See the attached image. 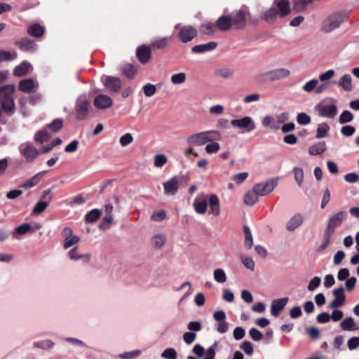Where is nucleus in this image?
Returning a JSON list of instances; mask_svg holds the SVG:
<instances>
[{"mask_svg": "<svg viewBox=\"0 0 359 359\" xmlns=\"http://www.w3.org/2000/svg\"><path fill=\"white\" fill-rule=\"evenodd\" d=\"M353 119V114L349 111L345 110L339 116V121L341 124H344L352 121Z\"/></svg>", "mask_w": 359, "mask_h": 359, "instance_id": "nucleus-48", "label": "nucleus"}, {"mask_svg": "<svg viewBox=\"0 0 359 359\" xmlns=\"http://www.w3.org/2000/svg\"><path fill=\"white\" fill-rule=\"evenodd\" d=\"M141 353V351L140 350H135L133 351L129 352H125L119 355V357L121 359H132L134 358L137 357Z\"/></svg>", "mask_w": 359, "mask_h": 359, "instance_id": "nucleus-62", "label": "nucleus"}, {"mask_svg": "<svg viewBox=\"0 0 359 359\" xmlns=\"http://www.w3.org/2000/svg\"><path fill=\"white\" fill-rule=\"evenodd\" d=\"M91 108V103L85 95L79 96L76 100L74 113L76 118L83 121L88 118L89 111Z\"/></svg>", "mask_w": 359, "mask_h": 359, "instance_id": "nucleus-5", "label": "nucleus"}, {"mask_svg": "<svg viewBox=\"0 0 359 359\" xmlns=\"http://www.w3.org/2000/svg\"><path fill=\"white\" fill-rule=\"evenodd\" d=\"M186 74L184 72H180L177 74H175L171 76L170 81L175 85L182 84L186 81Z\"/></svg>", "mask_w": 359, "mask_h": 359, "instance_id": "nucleus-44", "label": "nucleus"}, {"mask_svg": "<svg viewBox=\"0 0 359 359\" xmlns=\"http://www.w3.org/2000/svg\"><path fill=\"white\" fill-rule=\"evenodd\" d=\"M15 87L13 84H7L0 87V107L8 115H12L15 110L13 94Z\"/></svg>", "mask_w": 359, "mask_h": 359, "instance_id": "nucleus-2", "label": "nucleus"}, {"mask_svg": "<svg viewBox=\"0 0 359 359\" xmlns=\"http://www.w3.org/2000/svg\"><path fill=\"white\" fill-rule=\"evenodd\" d=\"M215 74L224 79H227L233 74V71L229 68H223L217 69Z\"/></svg>", "mask_w": 359, "mask_h": 359, "instance_id": "nucleus-59", "label": "nucleus"}, {"mask_svg": "<svg viewBox=\"0 0 359 359\" xmlns=\"http://www.w3.org/2000/svg\"><path fill=\"white\" fill-rule=\"evenodd\" d=\"M348 15L346 12H337L328 15L322 22L321 29L324 32H330L346 21Z\"/></svg>", "mask_w": 359, "mask_h": 359, "instance_id": "nucleus-3", "label": "nucleus"}, {"mask_svg": "<svg viewBox=\"0 0 359 359\" xmlns=\"http://www.w3.org/2000/svg\"><path fill=\"white\" fill-rule=\"evenodd\" d=\"M113 221L112 214L106 215V216L103 218L102 222L100 224V229H108Z\"/></svg>", "mask_w": 359, "mask_h": 359, "instance_id": "nucleus-60", "label": "nucleus"}, {"mask_svg": "<svg viewBox=\"0 0 359 359\" xmlns=\"http://www.w3.org/2000/svg\"><path fill=\"white\" fill-rule=\"evenodd\" d=\"M63 127V120L55 118L48 125V128L53 132H57Z\"/></svg>", "mask_w": 359, "mask_h": 359, "instance_id": "nucleus-46", "label": "nucleus"}, {"mask_svg": "<svg viewBox=\"0 0 359 359\" xmlns=\"http://www.w3.org/2000/svg\"><path fill=\"white\" fill-rule=\"evenodd\" d=\"M288 302V297H284L275 299L272 302L271 306V313L273 316L277 317Z\"/></svg>", "mask_w": 359, "mask_h": 359, "instance_id": "nucleus-18", "label": "nucleus"}, {"mask_svg": "<svg viewBox=\"0 0 359 359\" xmlns=\"http://www.w3.org/2000/svg\"><path fill=\"white\" fill-rule=\"evenodd\" d=\"M219 133L217 130H208L194 133L187 137V142L191 145L201 146L213 140L218 139Z\"/></svg>", "mask_w": 359, "mask_h": 359, "instance_id": "nucleus-4", "label": "nucleus"}, {"mask_svg": "<svg viewBox=\"0 0 359 359\" xmlns=\"http://www.w3.org/2000/svg\"><path fill=\"white\" fill-rule=\"evenodd\" d=\"M332 235L330 234V233H328L325 231L324 235H323V241L321 245H320L318 248L316 249L317 252H321L323 250H325L329 243H330L331 238Z\"/></svg>", "mask_w": 359, "mask_h": 359, "instance_id": "nucleus-47", "label": "nucleus"}, {"mask_svg": "<svg viewBox=\"0 0 359 359\" xmlns=\"http://www.w3.org/2000/svg\"><path fill=\"white\" fill-rule=\"evenodd\" d=\"M303 222V217L301 214H296L287 223L286 229L289 231H293L301 226Z\"/></svg>", "mask_w": 359, "mask_h": 359, "instance_id": "nucleus-27", "label": "nucleus"}, {"mask_svg": "<svg viewBox=\"0 0 359 359\" xmlns=\"http://www.w3.org/2000/svg\"><path fill=\"white\" fill-rule=\"evenodd\" d=\"M177 356V352L173 348H168L161 353V357L166 359H176Z\"/></svg>", "mask_w": 359, "mask_h": 359, "instance_id": "nucleus-54", "label": "nucleus"}, {"mask_svg": "<svg viewBox=\"0 0 359 359\" xmlns=\"http://www.w3.org/2000/svg\"><path fill=\"white\" fill-rule=\"evenodd\" d=\"M182 177L174 176L170 180L163 182L164 194L167 196L175 195L180 187V182Z\"/></svg>", "mask_w": 359, "mask_h": 359, "instance_id": "nucleus-13", "label": "nucleus"}, {"mask_svg": "<svg viewBox=\"0 0 359 359\" xmlns=\"http://www.w3.org/2000/svg\"><path fill=\"white\" fill-rule=\"evenodd\" d=\"M121 71L128 79H133L137 72V69L132 64L126 63L121 66Z\"/></svg>", "mask_w": 359, "mask_h": 359, "instance_id": "nucleus-35", "label": "nucleus"}, {"mask_svg": "<svg viewBox=\"0 0 359 359\" xmlns=\"http://www.w3.org/2000/svg\"><path fill=\"white\" fill-rule=\"evenodd\" d=\"M294 180L299 187L302 186L304 180V171L301 168L295 167L293 168Z\"/></svg>", "mask_w": 359, "mask_h": 359, "instance_id": "nucleus-45", "label": "nucleus"}, {"mask_svg": "<svg viewBox=\"0 0 359 359\" xmlns=\"http://www.w3.org/2000/svg\"><path fill=\"white\" fill-rule=\"evenodd\" d=\"M113 101L111 98L106 95L99 94L94 100V105L99 109H104L112 106Z\"/></svg>", "mask_w": 359, "mask_h": 359, "instance_id": "nucleus-17", "label": "nucleus"}, {"mask_svg": "<svg viewBox=\"0 0 359 359\" xmlns=\"http://www.w3.org/2000/svg\"><path fill=\"white\" fill-rule=\"evenodd\" d=\"M167 157L165 154H159L154 156V165L157 168L163 167L167 163Z\"/></svg>", "mask_w": 359, "mask_h": 359, "instance_id": "nucleus-51", "label": "nucleus"}, {"mask_svg": "<svg viewBox=\"0 0 359 359\" xmlns=\"http://www.w3.org/2000/svg\"><path fill=\"white\" fill-rule=\"evenodd\" d=\"M142 90L145 96L151 97L155 94L156 87L154 84L147 83L142 87Z\"/></svg>", "mask_w": 359, "mask_h": 359, "instance_id": "nucleus-52", "label": "nucleus"}, {"mask_svg": "<svg viewBox=\"0 0 359 359\" xmlns=\"http://www.w3.org/2000/svg\"><path fill=\"white\" fill-rule=\"evenodd\" d=\"M214 278L219 283H224L226 280V276L224 271L222 269H215L214 271Z\"/></svg>", "mask_w": 359, "mask_h": 359, "instance_id": "nucleus-49", "label": "nucleus"}, {"mask_svg": "<svg viewBox=\"0 0 359 359\" xmlns=\"http://www.w3.org/2000/svg\"><path fill=\"white\" fill-rule=\"evenodd\" d=\"M61 234L64 239L63 247L65 249H69L77 244L80 241V238L78 236L74 235L73 231L70 227H65L62 230Z\"/></svg>", "mask_w": 359, "mask_h": 359, "instance_id": "nucleus-12", "label": "nucleus"}, {"mask_svg": "<svg viewBox=\"0 0 359 359\" xmlns=\"http://www.w3.org/2000/svg\"><path fill=\"white\" fill-rule=\"evenodd\" d=\"M339 85L346 92H351L353 89L352 78L349 74H344L339 81Z\"/></svg>", "mask_w": 359, "mask_h": 359, "instance_id": "nucleus-33", "label": "nucleus"}, {"mask_svg": "<svg viewBox=\"0 0 359 359\" xmlns=\"http://www.w3.org/2000/svg\"><path fill=\"white\" fill-rule=\"evenodd\" d=\"M231 125L233 128L244 129L247 128V116L241 119H233L231 121Z\"/></svg>", "mask_w": 359, "mask_h": 359, "instance_id": "nucleus-50", "label": "nucleus"}, {"mask_svg": "<svg viewBox=\"0 0 359 359\" xmlns=\"http://www.w3.org/2000/svg\"><path fill=\"white\" fill-rule=\"evenodd\" d=\"M39 84L33 79H25L20 81L18 84L19 90L25 93H31L37 89Z\"/></svg>", "mask_w": 359, "mask_h": 359, "instance_id": "nucleus-15", "label": "nucleus"}, {"mask_svg": "<svg viewBox=\"0 0 359 359\" xmlns=\"http://www.w3.org/2000/svg\"><path fill=\"white\" fill-rule=\"evenodd\" d=\"M136 55L141 63L145 64L151 58V49L149 46L145 45L140 46L137 48Z\"/></svg>", "mask_w": 359, "mask_h": 359, "instance_id": "nucleus-21", "label": "nucleus"}, {"mask_svg": "<svg viewBox=\"0 0 359 359\" xmlns=\"http://www.w3.org/2000/svg\"><path fill=\"white\" fill-rule=\"evenodd\" d=\"M278 184L276 179H271L262 183H258L253 187L254 191L260 196L268 195L273 191Z\"/></svg>", "mask_w": 359, "mask_h": 359, "instance_id": "nucleus-9", "label": "nucleus"}, {"mask_svg": "<svg viewBox=\"0 0 359 359\" xmlns=\"http://www.w3.org/2000/svg\"><path fill=\"white\" fill-rule=\"evenodd\" d=\"M209 205L212 215L218 216L220 213V207L219 198L217 195H210L209 198Z\"/></svg>", "mask_w": 359, "mask_h": 359, "instance_id": "nucleus-29", "label": "nucleus"}, {"mask_svg": "<svg viewBox=\"0 0 359 359\" xmlns=\"http://www.w3.org/2000/svg\"><path fill=\"white\" fill-rule=\"evenodd\" d=\"M166 237L164 234H156L151 238V243L155 248H161L165 243Z\"/></svg>", "mask_w": 359, "mask_h": 359, "instance_id": "nucleus-37", "label": "nucleus"}, {"mask_svg": "<svg viewBox=\"0 0 359 359\" xmlns=\"http://www.w3.org/2000/svg\"><path fill=\"white\" fill-rule=\"evenodd\" d=\"M290 71L286 68H278L263 74V79L265 81H273L287 77Z\"/></svg>", "mask_w": 359, "mask_h": 359, "instance_id": "nucleus-10", "label": "nucleus"}, {"mask_svg": "<svg viewBox=\"0 0 359 359\" xmlns=\"http://www.w3.org/2000/svg\"><path fill=\"white\" fill-rule=\"evenodd\" d=\"M16 45L22 51H34L36 50V45L34 41L27 37L22 38L20 40L15 41Z\"/></svg>", "mask_w": 359, "mask_h": 359, "instance_id": "nucleus-22", "label": "nucleus"}, {"mask_svg": "<svg viewBox=\"0 0 359 359\" xmlns=\"http://www.w3.org/2000/svg\"><path fill=\"white\" fill-rule=\"evenodd\" d=\"M260 196L254 191V189L250 191H248V205H254L259 201V197Z\"/></svg>", "mask_w": 359, "mask_h": 359, "instance_id": "nucleus-56", "label": "nucleus"}, {"mask_svg": "<svg viewBox=\"0 0 359 359\" xmlns=\"http://www.w3.org/2000/svg\"><path fill=\"white\" fill-rule=\"evenodd\" d=\"M53 199V194L50 189L45 190L41 196L40 200L36 203L32 209V214L37 215L43 212L48 206L50 202Z\"/></svg>", "mask_w": 359, "mask_h": 359, "instance_id": "nucleus-7", "label": "nucleus"}, {"mask_svg": "<svg viewBox=\"0 0 359 359\" xmlns=\"http://www.w3.org/2000/svg\"><path fill=\"white\" fill-rule=\"evenodd\" d=\"M101 216V211L97 209H93L86 215V220L88 222L93 223L96 222Z\"/></svg>", "mask_w": 359, "mask_h": 359, "instance_id": "nucleus-42", "label": "nucleus"}, {"mask_svg": "<svg viewBox=\"0 0 359 359\" xmlns=\"http://www.w3.org/2000/svg\"><path fill=\"white\" fill-rule=\"evenodd\" d=\"M231 18L232 27L236 29H240L245 25V11L241 9L230 16Z\"/></svg>", "mask_w": 359, "mask_h": 359, "instance_id": "nucleus-16", "label": "nucleus"}, {"mask_svg": "<svg viewBox=\"0 0 359 359\" xmlns=\"http://www.w3.org/2000/svg\"><path fill=\"white\" fill-rule=\"evenodd\" d=\"M19 151L27 162H32L39 154V151L31 142L21 144L19 146Z\"/></svg>", "mask_w": 359, "mask_h": 359, "instance_id": "nucleus-11", "label": "nucleus"}, {"mask_svg": "<svg viewBox=\"0 0 359 359\" xmlns=\"http://www.w3.org/2000/svg\"><path fill=\"white\" fill-rule=\"evenodd\" d=\"M207 199V196L203 194L195 198L193 206L197 213L204 214L206 212L208 206Z\"/></svg>", "mask_w": 359, "mask_h": 359, "instance_id": "nucleus-20", "label": "nucleus"}, {"mask_svg": "<svg viewBox=\"0 0 359 359\" xmlns=\"http://www.w3.org/2000/svg\"><path fill=\"white\" fill-rule=\"evenodd\" d=\"M216 27L220 31H226L232 27L231 18L230 16L222 15L215 22Z\"/></svg>", "mask_w": 359, "mask_h": 359, "instance_id": "nucleus-25", "label": "nucleus"}, {"mask_svg": "<svg viewBox=\"0 0 359 359\" xmlns=\"http://www.w3.org/2000/svg\"><path fill=\"white\" fill-rule=\"evenodd\" d=\"M340 327L343 330L346 331L355 330L357 329L355 327V320L352 317H347L344 319L340 323Z\"/></svg>", "mask_w": 359, "mask_h": 359, "instance_id": "nucleus-34", "label": "nucleus"}, {"mask_svg": "<svg viewBox=\"0 0 359 359\" xmlns=\"http://www.w3.org/2000/svg\"><path fill=\"white\" fill-rule=\"evenodd\" d=\"M31 65L27 62L24 61L19 65L16 66L13 70V74L15 76H22L27 74Z\"/></svg>", "mask_w": 359, "mask_h": 359, "instance_id": "nucleus-31", "label": "nucleus"}, {"mask_svg": "<svg viewBox=\"0 0 359 359\" xmlns=\"http://www.w3.org/2000/svg\"><path fill=\"white\" fill-rule=\"evenodd\" d=\"M297 121L300 125H307L311 123V118L306 113L302 112L297 115Z\"/></svg>", "mask_w": 359, "mask_h": 359, "instance_id": "nucleus-57", "label": "nucleus"}, {"mask_svg": "<svg viewBox=\"0 0 359 359\" xmlns=\"http://www.w3.org/2000/svg\"><path fill=\"white\" fill-rule=\"evenodd\" d=\"M165 217L166 212L163 210L156 211L151 216V219L155 222H161L163 220Z\"/></svg>", "mask_w": 359, "mask_h": 359, "instance_id": "nucleus-58", "label": "nucleus"}, {"mask_svg": "<svg viewBox=\"0 0 359 359\" xmlns=\"http://www.w3.org/2000/svg\"><path fill=\"white\" fill-rule=\"evenodd\" d=\"M47 172V171H41L35 174L32 177L26 180L23 184L20 185V187L29 189L37 185L41 177Z\"/></svg>", "mask_w": 359, "mask_h": 359, "instance_id": "nucleus-26", "label": "nucleus"}, {"mask_svg": "<svg viewBox=\"0 0 359 359\" xmlns=\"http://www.w3.org/2000/svg\"><path fill=\"white\" fill-rule=\"evenodd\" d=\"M347 346L349 350L353 351L359 346V337H353L348 340Z\"/></svg>", "mask_w": 359, "mask_h": 359, "instance_id": "nucleus-64", "label": "nucleus"}, {"mask_svg": "<svg viewBox=\"0 0 359 359\" xmlns=\"http://www.w3.org/2000/svg\"><path fill=\"white\" fill-rule=\"evenodd\" d=\"M175 29H179L178 36L181 42L188 43L197 36V29L191 25L180 26V24L175 25Z\"/></svg>", "mask_w": 359, "mask_h": 359, "instance_id": "nucleus-6", "label": "nucleus"}, {"mask_svg": "<svg viewBox=\"0 0 359 359\" xmlns=\"http://www.w3.org/2000/svg\"><path fill=\"white\" fill-rule=\"evenodd\" d=\"M31 230V225L29 223H24L12 231V236L15 239H18L19 236H22Z\"/></svg>", "mask_w": 359, "mask_h": 359, "instance_id": "nucleus-28", "label": "nucleus"}, {"mask_svg": "<svg viewBox=\"0 0 359 359\" xmlns=\"http://www.w3.org/2000/svg\"><path fill=\"white\" fill-rule=\"evenodd\" d=\"M262 125L264 127H270L271 129L276 130L280 128L278 126V123H276V118L271 116H267L264 118L262 121Z\"/></svg>", "mask_w": 359, "mask_h": 359, "instance_id": "nucleus-38", "label": "nucleus"}, {"mask_svg": "<svg viewBox=\"0 0 359 359\" xmlns=\"http://www.w3.org/2000/svg\"><path fill=\"white\" fill-rule=\"evenodd\" d=\"M332 294L334 298L330 303L329 308L335 309L341 307L344 304L346 300V295L343 286L334 289Z\"/></svg>", "mask_w": 359, "mask_h": 359, "instance_id": "nucleus-14", "label": "nucleus"}, {"mask_svg": "<svg viewBox=\"0 0 359 359\" xmlns=\"http://www.w3.org/2000/svg\"><path fill=\"white\" fill-rule=\"evenodd\" d=\"M17 57L18 54L16 52L11 53L7 50H0V62L4 61H11L16 59Z\"/></svg>", "mask_w": 359, "mask_h": 359, "instance_id": "nucleus-41", "label": "nucleus"}, {"mask_svg": "<svg viewBox=\"0 0 359 359\" xmlns=\"http://www.w3.org/2000/svg\"><path fill=\"white\" fill-rule=\"evenodd\" d=\"M327 149L325 142H320L311 146L309 149V153L311 155H319L325 151Z\"/></svg>", "mask_w": 359, "mask_h": 359, "instance_id": "nucleus-32", "label": "nucleus"}, {"mask_svg": "<svg viewBox=\"0 0 359 359\" xmlns=\"http://www.w3.org/2000/svg\"><path fill=\"white\" fill-rule=\"evenodd\" d=\"M291 12L289 0H274L273 6L262 13V18L267 22H273L278 17L284 18Z\"/></svg>", "mask_w": 359, "mask_h": 359, "instance_id": "nucleus-1", "label": "nucleus"}, {"mask_svg": "<svg viewBox=\"0 0 359 359\" xmlns=\"http://www.w3.org/2000/svg\"><path fill=\"white\" fill-rule=\"evenodd\" d=\"M217 46V43L210 41L207 43L196 45L192 47L191 50L194 53H203L215 50Z\"/></svg>", "mask_w": 359, "mask_h": 359, "instance_id": "nucleus-24", "label": "nucleus"}, {"mask_svg": "<svg viewBox=\"0 0 359 359\" xmlns=\"http://www.w3.org/2000/svg\"><path fill=\"white\" fill-rule=\"evenodd\" d=\"M49 138L50 135L44 130L38 131L34 136V140L40 143L47 141Z\"/></svg>", "mask_w": 359, "mask_h": 359, "instance_id": "nucleus-55", "label": "nucleus"}, {"mask_svg": "<svg viewBox=\"0 0 359 359\" xmlns=\"http://www.w3.org/2000/svg\"><path fill=\"white\" fill-rule=\"evenodd\" d=\"M330 130V126L327 123H323L318 125L317 128L316 137L317 139H320L323 137H325L328 135V131Z\"/></svg>", "mask_w": 359, "mask_h": 359, "instance_id": "nucleus-39", "label": "nucleus"}, {"mask_svg": "<svg viewBox=\"0 0 359 359\" xmlns=\"http://www.w3.org/2000/svg\"><path fill=\"white\" fill-rule=\"evenodd\" d=\"M318 114L320 116L333 118L337 114L336 104H325L319 107Z\"/></svg>", "mask_w": 359, "mask_h": 359, "instance_id": "nucleus-23", "label": "nucleus"}, {"mask_svg": "<svg viewBox=\"0 0 359 359\" xmlns=\"http://www.w3.org/2000/svg\"><path fill=\"white\" fill-rule=\"evenodd\" d=\"M27 34L32 37H40L44 34V28L39 24L34 23L28 27Z\"/></svg>", "mask_w": 359, "mask_h": 359, "instance_id": "nucleus-30", "label": "nucleus"}, {"mask_svg": "<svg viewBox=\"0 0 359 359\" xmlns=\"http://www.w3.org/2000/svg\"><path fill=\"white\" fill-rule=\"evenodd\" d=\"M318 84V79H313L306 82L302 88L305 92L310 93L317 88Z\"/></svg>", "mask_w": 359, "mask_h": 359, "instance_id": "nucleus-53", "label": "nucleus"}, {"mask_svg": "<svg viewBox=\"0 0 359 359\" xmlns=\"http://www.w3.org/2000/svg\"><path fill=\"white\" fill-rule=\"evenodd\" d=\"M54 346V342L50 339H46L34 342V346L41 349H50Z\"/></svg>", "mask_w": 359, "mask_h": 359, "instance_id": "nucleus-43", "label": "nucleus"}, {"mask_svg": "<svg viewBox=\"0 0 359 359\" xmlns=\"http://www.w3.org/2000/svg\"><path fill=\"white\" fill-rule=\"evenodd\" d=\"M251 338L255 341H259L262 339L263 334L256 328H251L249 331Z\"/></svg>", "mask_w": 359, "mask_h": 359, "instance_id": "nucleus-63", "label": "nucleus"}, {"mask_svg": "<svg viewBox=\"0 0 359 359\" xmlns=\"http://www.w3.org/2000/svg\"><path fill=\"white\" fill-rule=\"evenodd\" d=\"M122 147H126L133 142V137L130 133H126L119 140Z\"/></svg>", "mask_w": 359, "mask_h": 359, "instance_id": "nucleus-61", "label": "nucleus"}, {"mask_svg": "<svg viewBox=\"0 0 359 359\" xmlns=\"http://www.w3.org/2000/svg\"><path fill=\"white\" fill-rule=\"evenodd\" d=\"M216 28L215 24L212 22H207L201 25L200 32L203 34L209 35L214 33Z\"/></svg>", "mask_w": 359, "mask_h": 359, "instance_id": "nucleus-40", "label": "nucleus"}, {"mask_svg": "<svg viewBox=\"0 0 359 359\" xmlns=\"http://www.w3.org/2000/svg\"><path fill=\"white\" fill-rule=\"evenodd\" d=\"M104 86L111 92H118L121 88V81L118 77L107 76L104 81Z\"/></svg>", "mask_w": 359, "mask_h": 359, "instance_id": "nucleus-19", "label": "nucleus"}, {"mask_svg": "<svg viewBox=\"0 0 359 359\" xmlns=\"http://www.w3.org/2000/svg\"><path fill=\"white\" fill-rule=\"evenodd\" d=\"M68 257L69 259L73 260H78L84 258L86 262L90 260V254H79L77 252V247H74L68 252Z\"/></svg>", "mask_w": 359, "mask_h": 359, "instance_id": "nucleus-36", "label": "nucleus"}, {"mask_svg": "<svg viewBox=\"0 0 359 359\" xmlns=\"http://www.w3.org/2000/svg\"><path fill=\"white\" fill-rule=\"evenodd\" d=\"M348 213L346 211H339L333 214L328 219L325 231L333 235L335 228L338 227L346 219Z\"/></svg>", "mask_w": 359, "mask_h": 359, "instance_id": "nucleus-8", "label": "nucleus"}]
</instances>
